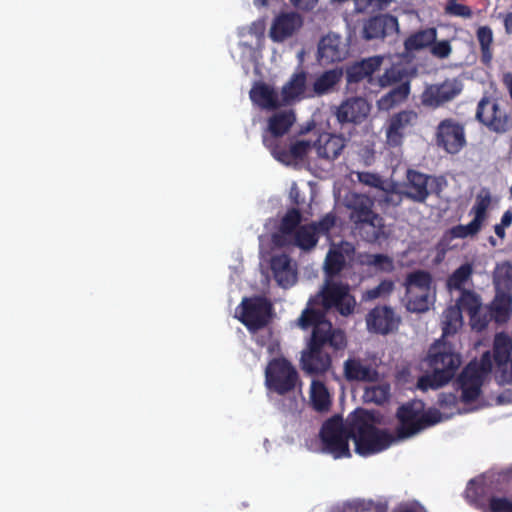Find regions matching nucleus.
Here are the masks:
<instances>
[{
	"mask_svg": "<svg viewBox=\"0 0 512 512\" xmlns=\"http://www.w3.org/2000/svg\"><path fill=\"white\" fill-rule=\"evenodd\" d=\"M350 436L355 443L356 453L361 456L379 453L396 441L388 430L374 426L371 414L363 409L350 415Z\"/></svg>",
	"mask_w": 512,
	"mask_h": 512,
	"instance_id": "1",
	"label": "nucleus"
},
{
	"mask_svg": "<svg viewBox=\"0 0 512 512\" xmlns=\"http://www.w3.org/2000/svg\"><path fill=\"white\" fill-rule=\"evenodd\" d=\"M346 206L350 210L349 220L354 234L368 243L385 238L384 219L373 210L374 201L369 196L354 194Z\"/></svg>",
	"mask_w": 512,
	"mask_h": 512,
	"instance_id": "2",
	"label": "nucleus"
},
{
	"mask_svg": "<svg viewBox=\"0 0 512 512\" xmlns=\"http://www.w3.org/2000/svg\"><path fill=\"white\" fill-rule=\"evenodd\" d=\"M460 364V355L451 351L445 343L434 344L428 354V365L432 373L418 379V388L427 391L444 386L454 377Z\"/></svg>",
	"mask_w": 512,
	"mask_h": 512,
	"instance_id": "3",
	"label": "nucleus"
},
{
	"mask_svg": "<svg viewBox=\"0 0 512 512\" xmlns=\"http://www.w3.org/2000/svg\"><path fill=\"white\" fill-rule=\"evenodd\" d=\"M398 426L396 428V441L408 439L422 430L440 423L448 417L436 408H429L422 411V408H416L414 403H407L400 406L396 413Z\"/></svg>",
	"mask_w": 512,
	"mask_h": 512,
	"instance_id": "4",
	"label": "nucleus"
},
{
	"mask_svg": "<svg viewBox=\"0 0 512 512\" xmlns=\"http://www.w3.org/2000/svg\"><path fill=\"white\" fill-rule=\"evenodd\" d=\"M320 439L323 449L331 454L335 459L349 458L351 452L349 449L350 436V416L346 424H343L342 417L335 415L326 420L320 429Z\"/></svg>",
	"mask_w": 512,
	"mask_h": 512,
	"instance_id": "5",
	"label": "nucleus"
},
{
	"mask_svg": "<svg viewBox=\"0 0 512 512\" xmlns=\"http://www.w3.org/2000/svg\"><path fill=\"white\" fill-rule=\"evenodd\" d=\"M298 384V371L288 359L275 357L268 362L265 369V385L269 391L283 396L293 392Z\"/></svg>",
	"mask_w": 512,
	"mask_h": 512,
	"instance_id": "6",
	"label": "nucleus"
},
{
	"mask_svg": "<svg viewBox=\"0 0 512 512\" xmlns=\"http://www.w3.org/2000/svg\"><path fill=\"white\" fill-rule=\"evenodd\" d=\"M241 307L239 320L251 333L263 329L272 320L273 306L265 297L244 298Z\"/></svg>",
	"mask_w": 512,
	"mask_h": 512,
	"instance_id": "7",
	"label": "nucleus"
},
{
	"mask_svg": "<svg viewBox=\"0 0 512 512\" xmlns=\"http://www.w3.org/2000/svg\"><path fill=\"white\" fill-rule=\"evenodd\" d=\"M398 84L381 98V103L386 107H392L404 101L410 93V82L407 71L400 66H391L376 79V86L385 88Z\"/></svg>",
	"mask_w": 512,
	"mask_h": 512,
	"instance_id": "8",
	"label": "nucleus"
},
{
	"mask_svg": "<svg viewBox=\"0 0 512 512\" xmlns=\"http://www.w3.org/2000/svg\"><path fill=\"white\" fill-rule=\"evenodd\" d=\"M475 117L490 131L498 134L507 132L512 126V120L507 112L500 107L496 99L487 95L478 102Z\"/></svg>",
	"mask_w": 512,
	"mask_h": 512,
	"instance_id": "9",
	"label": "nucleus"
},
{
	"mask_svg": "<svg viewBox=\"0 0 512 512\" xmlns=\"http://www.w3.org/2000/svg\"><path fill=\"white\" fill-rule=\"evenodd\" d=\"M320 305L328 310L334 308L341 315L348 316L353 313L356 300L349 292V285L341 282L327 281L321 291Z\"/></svg>",
	"mask_w": 512,
	"mask_h": 512,
	"instance_id": "10",
	"label": "nucleus"
},
{
	"mask_svg": "<svg viewBox=\"0 0 512 512\" xmlns=\"http://www.w3.org/2000/svg\"><path fill=\"white\" fill-rule=\"evenodd\" d=\"M322 341L314 336L308 340L306 348L301 353V368L309 375L324 374L331 367V356L324 351V346L320 343Z\"/></svg>",
	"mask_w": 512,
	"mask_h": 512,
	"instance_id": "11",
	"label": "nucleus"
},
{
	"mask_svg": "<svg viewBox=\"0 0 512 512\" xmlns=\"http://www.w3.org/2000/svg\"><path fill=\"white\" fill-rule=\"evenodd\" d=\"M436 143L450 154L458 153L466 145L464 125L452 118H446L437 126Z\"/></svg>",
	"mask_w": 512,
	"mask_h": 512,
	"instance_id": "12",
	"label": "nucleus"
},
{
	"mask_svg": "<svg viewBox=\"0 0 512 512\" xmlns=\"http://www.w3.org/2000/svg\"><path fill=\"white\" fill-rule=\"evenodd\" d=\"M463 89L457 79H446L442 83L428 85L421 94V104L428 108H438L455 99Z\"/></svg>",
	"mask_w": 512,
	"mask_h": 512,
	"instance_id": "13",
	"label": "nucleus"
},
{
	"mask_svg": "<svg viewBox=\"0 0 512 512\" xmlns=\"http://www.w3.org/2000/svg\"><path fill=\"white\" fill-rule=\"evenodd\" d=\"M326 315V309L317 300L310 299L296 320V325L304 331L311 329L312 333L309 339H313L316 336L318 340L324 329L327 330L331 327V322L327 319Z\"/></svg>",
	"mask_w": 512,
	"mask_h": 512,
	"instance_id": "14",
	"label": "nucleus"
},
{
	"mask_svg": "<svg viewBox=\"0 0 512 512\" xmlns=\"http://www.w3.org/2000/svg\"><path fill=\"white\" fill-rule=\"evenodd\" d=\"M511 350L512 341L510 337L503 332L497 333L494 339L493 359L497 366L496 379L502 385L512 383Z\"/></svg>",
	"mask_w": 512,
	"mask_h": 512,
	"instance_id": "15",
	"label": "nucleus"
},
{
	"mask_svg": "<svg viewBox=\"0 0 512 512\" xmlns=\"http://www.w3.org/2000/svg\"><path fill=\"white\" fill-rule=\"evenodd\" d=\"M384 57L375 55L363 58L348 65L345 69L347 85L358 84L366 80L370 85H376L373 74L380 70Z\"/></svg>",
	"mask_w": 512,
	"mask_h": 512,
	"instance_id": "16",
	"label": "nucleus"
},
{
	"mask_svg": "<svg viewBox=\"0 0 512 512\" xmlns=\"http://www.w3.org/2000/svg\"><path fill=\"white\" fill-rule=\"evenodd\" d=\"M344 377L349 382L373 383L379 380L375 362L362 358H348L343 364Z\"/></svg>",
	"mask_w": 512,
	"mask_h": 512,
	"instance_id": "17",
	"label": "nucleus"
},
{
	"mask_svg": "<svg viewBox=\"0 0 512 512\" xmlns=\"http://www.w3.org/2000/svg\"><path fill=\"white\" fill-rule=\"evenodd\" d=\"M264 145L277 161L286 165L303 160L311 148V143L306 140H297L287 147L285 143H275L273 139H264Z\"/></svg>",
	"mask_w": 512,
	"mask_h": 512,
	"instance_id": "18",
	"label": "nucleus"
},
{
	"mask_svg": "<svg viewBox=\"0 0 512 512\" xmlns=\"http://www.w3.org/2000/svg\"><path fill=\"white\" fill-rule=\"evenodd\" d=\"M367 328L370 332L387 335L398 329L400 318L388 306H377L366 316Z\"/></svg>",
	"mask_w": 512,
	"mask_h": 512,
	"instance_id": "19",
	"label": "nucleus"
},
{
	"mask_svg": "<svg viewBox=\"0 0 512 512\" xmlns=\"http://www.w3.org/2000/svg\"><path fill=\"white\" fill-rule=\"evenodd\" d=\"M417 118V113L411 110L394 114L389 119V125L386 129L387 145L393 148L401 146L407 130L415 124Z\"/></svg>",
	"mask_w": 512,
	"mask_h": 512,
	"instance_id": "20",
	"label": "nucleus"
},
{
	"mask_svg": "<svg viewBox=\"0 0 512 512\" xmlns=\"http://www.w3.org/2000/svg\"><path fill=\"white\" fill-rule=\"evenodd\" d=\"M485 376L477 371L474 364H467L457 378V384L462 391L461 401L463 403H472L478 399L481 394Z\"/></svg>",
	"mask_w": 512,
	"mask_h": 512,
	"instance_id": "21",
	"label": "nucleus"
},
{
	"mask_svg": "<svg viewBox=\"0 0 512 512\" xmlns=\"http://www.w3.org/2000/svg\"><path fill=\"white\" fill-rule=\"evenodd\" d=\"M454 306H458L461 313L465 311L469 314L474 329L482 331L488 326L489 319H487V315L480 314L481 299L475 292L462 290Z\"/></svg>",
	"mask_w": 512,
	"mask_h": 512,
	"instance_id": "22",
	"label": "nucleus"
},
{
	"mask_svg": "<svg viewBox=\"0 0 512 512\" xmlns=\"http://www.w3.org/2000/svg\"><path fill=\"white\" fill-rule=\"evenodd\" d=\"M398 30V20L390 14L370 17L364 22L362 37L365 40L384 39Z\"/></svg>",
	"mask_w": 512,
	"mask_h": 512,
	"instance_id": "23",
	"label": "nucleus"
},
{
	"mask_svg": "<svg viewBox=\"0 0 512 512\" xmlns=\"http://www.w3.org/2000/svg\"><path fill=\"white\" fill-rule=\"evenodd\" d=\"M429 179L430 175L414 169H408L402 194L414 202L424 203L430 195L428 189Z\"/></svg>",
	"mask_w": 512,
	"mask_h": 512,
	"instance_id": "24",
	"label": "nucleus"
},
{
	"mask_svg": "<svg viewBox=\"0 0 512 512\" xmlns=\"http://www.w3.org/2000/svg\"><path fill=\"white\" fill-rule=\"evenodd\" d=\"M303 24L302 18L295 12L281 13L273 21L269 36L274 42H283L291 37Z\"/></svg>",
	"mask_w": 512,
	"mask_h": 512,
	"instance_id": "25",
	"label": "nucleus"
},
{
	"mask_svg": "<svg viewBox=\"0 0 512 512\" xmlns=\"http://www.w3.org/2000/svg\"><path fill=\"white\" fill-rule=\"evenodd\" d=\"M369 112V106L365 99L354 97L342 102L337 108L336 117L341 123H361Z\"/></svg>",
	"mask_w": 512,
	"mask_h": 512,
	"instance_id": "26",
	"label": "nucleus"
},
{
	"mask_svg": "<svg viewBox=\"0 0 512 512\" xmlns=\"http://www.w3.org/2000/svg\"><path fill=\"white\" fill-rule=\"evenodd\" d=\"M307 72L299 70L293 73L290 79L281 89V101L283 105H291L303 98L306 91Z\"/></svg>",
	"mask_w": 512,
	"mask_h": 512,
	"instance_id": "27",
	"label": "nucleus"
},
{
	"mask_svg": "<svg viewBox=\"0 0 512 512\" xmlns=\"http://www.w3.org/2000/svg\"><path fill=\"white\" fill-rule=\"evenodd\" d=\"M512 312V295L507 291L496 292V295L487 308V312L483 315H487L489 322L494 320L496 323H506L511 316Z\"/></svg>",
	"mask_w": 512,
	"mask_h": 512,
	"instance_id": "28",
	"label": "nucleus"
},
{
	"mask_svg": "<svg viewBox=\"0 0 512 512\" xmlns=\"http://www.w3.org/2000/svg\"><path fill=\"white\" fill-rule=\"evenodd\" d=\"M270 268L281 287L287 288L296 282V273L291 266V258L287 254L273 255L270 260Z\"/></svg>",
	"mask_w": 512,
	"mask_h": 512,
	"instance_id": "29",
	"label": "nucleus"
},
{
	"mask_svg": "<svg viewBox=\"0 0 512 512\" xmlns=\"http://www.w3.org/2000/svg\"><path fill=\"white\" fill-rule=\"evenodd\" d=\"M320 158L333 161L339 157L345 147V138L340 135L324 133L314 143Z\"/></svg>",
	"mask_w": 512,
	"mask_h": 512,
	"instance_id": "30",
	"label": "nucleus"
},
{
	"mask_svg": "<svg viewBox=\"0 0 512 512\" xmlns=\"http://www.w3.org/2000/svg\"><path fill=\"white\" fill-rule=\"evenodd\" d=\"M317 58L326 64L341 61L343 59L341 37L331 33L323 36L318 43Z\"/></svg>",
	"mask_w": 512,
	"mask_h": 512,
	"instance_id": "31",
	"label": "nucleus"
},
{
	"mask_svg": "<svg viewBox=\"0 0 512 512\" xmlns=\"http://www.w3.org/2000/svg\"><path fill=\"white\" fill-rule=\"evenodd\" d=\"M296 118L293 111H281L273 114L268 120V132L269 136H263L264 139H273L275 143H282L281 137L285 135Z\"/></svg>",
	"mask_w": 512,
	"mask_h": 512,
	"instance_id": "32",
	"label": "nucleus"
},
{
	"mask_svg": "<svg viewBox=\"0 0 512 512\" xmlns=\"http://www.w3.org/2000/svg\"><path fill=\"white\" fill-rule=\"evenodd\" d=\"M249 95L251 101L263 109L274 110L283 105L278 93L265 83L255 84Z\"/></svg>",
	"mask_w": 512,
	"mask_h": 512,
	"instance_id": "33",
	"label": "nucleus"
},
{
	"mask_svg": "<svg viewBox=\"0 0 512 512\" xmlns=\"http://www.w3.org/2000/svg\"><path fill=\"white\" fill-rule=\"evenodd\" d=\"M343 78V70L334 68L326 70L316 77L313 83V91L317 96H323L335 90Z\"/></svg>",
	"mask_w": 512,
	"mask_h": 512,
	"instance_id": "34",
	"label": "nucleus"
},
{
	"mask_svg": "<svg viewBox=\"0 0 512 512\" xmlns=\"http://www.w3.org/2000/svg\"><path fill=\"white\" fill-rule=\"evenodd\" d=\"M436 38L437 30L435 28L419 30L406 38L404 47L408 52L418 51L431 46Z\"/></svg>",
	"mask_w": 512,
	"mask_h": 512,
	"instance_id": "35",
	"label": "nucleus"
},
{
	"mask_svg": "<svg viewBox=\"0 0 512 512\" xmlns=\"http://www.w3.org/2000/svg\"><path fill=\"white\" fill-rule=\"evenodd\" d=\"M310 400L312 407L317 412H327L331 407V398L325 384L313 380L310 389Z\"/></svg>",
	"mask_w": 512,
	"mask_h": 512,
	"instance_id": "36",
	"label": "nucleus"
},
{
	"mask_svg": "<svg viewBox=\"0 0 512 512\" xmlns=\"http://www.w3.org/2000/svg\"><path fill=\"white\" fill-rule=\"evenodd\" d=\"M462 313L458 306L447 307L442 314L443 337L454 335L462 326Z\"/></svg>",
	"mask_w": 512,
	"mask_h": 512,
	"instance_id": "37",
	"label": "nucleus"
},
{
	"mask_svg": "<svg viewBox=\"0 0 512 512\" xmlns=\"http://www.w3.org/2000/svg\"><path fill=\"white\" fill-rule=\"evenodd\" d=\"M476 36L480 45L481 62L482 64L489 66L493 58L491 48L493 43L492 29L489 26H481L477 29Z\"/></svg>",
	"mask_w": 512,
	"mask_h": 512,
	"instance_id": "38",
	"label": "nucleus"
},
{
	"mask_svg": "<svg viewBox=\"0 0 512 512\" xmlns=\"http://www.w3.org/2000/svg\"><path fill=\"white\" fill-rule=\"evenodd\" d=\"M346 258L340 249H330L324 262V270L328 278H333L340 274L345 268Z\"/></svg>",
	"mask_w": 512,
	"mask_h": 512,
	"instance_id": "39",
	"label": "nucleus"
},
{
	"mask_svg": "<svg viewBox=\"0 0 512 512\" xmlns=\"http://www.w3.org/2000/svg\"><path fill=\"white\" fill-rule=\"evenodd\" d=\"M312 224L299 227L294 233V243L303 250L314 248L318 242V234Z\"/></svg>",
	"mask_w": 512,
	"mask_h": 512,
	"instance_id": "40",
	"label": "nucleus"
},
{
	"mask_svg": "<svg viewBox=\"0 0 512 512\" xmlns=\"http://www.w3.org/2000/svg\"><path fill=\"white\" fill-rule=\"evenodd\" d=\"M360 262L362 265L373 267L376 271L380 272L389 273L394 270L392 258L385 254L366 253L361 255Z\"/></svg>",
	"mask_w": 512,
	"mask_h": 512,
	"instance_id": "41",
	"label": "nucleus"
},
{
	"mask_svg": "<svg viewBox=\"0 0 512 512\" xmlns=\"http://www.w3.org/2000/svg\"><path fill=\"white\" fill-rule=\"evenodd\" d=\"M473 274V267L470 263H464L458 267L447 279V286L450 290H465L463 285Z\"/></svg>",
	"mask_w": 512,
	"mask_h": 512,
	"instance_id": "42",
	"label": "nucleus"
},
{
	"mask_svg": "<svg viewBox=\"0 0 512 512\" xmlns=\"http://www.w3.org/2000/svg\"><path fill=\"white\" fill-rule=\"evenodd\" d=\"M432 283V277L429 272L424 270H417L407 275L405 285L408 290L412 288L419 289L420 292H429Z\"/></svg>",
	"mask_w": 512,
	"mask_h": 512,
	"instance_id": "43",
	"label": "nucleus"
},
{
	"mask_svg": "<svg viewBox=\"0 0 512 512\" xmlns=\"http://www.w3.org/2000/svg\"><path fill=\"white\" fill-rule=\"evenodd\" d=\"M319 339L323 340L320 342L323 346L328 344L335 350L344 349L347 345L345 333L340 329H334L332 325L329 329H324Z\"/></svg>",
	"mask_w": 512,
	"mask_h": 512,
	"instance_id": "44",
	"label": "nucleus"
},
{
	"mask_svg": "<svg viewBox=\"0 0 512 512\" xmlns=\"http://www.w3.org/2000/svg\"><path fill=\"white\" fill-rule=\"evenodd\" d=\"M491 204V194L488 189H482L476 196L475 203L471 209L474 218L484 223L487 219V210Z\"/></svg>",
	"mask_w": 512,
	"mask_h": 512,
	"instance_id": "45",
	"label": "nucleus"
},
{
	"mask_svg": "<svg viewBox=\"0 0 512 512\" xmlns=\"http://www.w3.org/2000/svg\"><path fill=\"white\" fill-rule=\"evenodd\" d=\"M301 220L302 214L300 210L298 208H290L281 219L279 231L283 235H291L295 233Z\"/></svg>",
	"mask_w": 512,
	"mask_h": 512,
	"instance_id": "46",
	"label": "nucleus"
},
{
	"mask_svg": "<svg viewBox=\"0 0 512 512\" xmlns=\"http://www.w3.org/2000/svg\"><path fill=\"white\" fill-rule=\"evenodd\" d=\"M482 225V222H480L476 218H473L472 221H470L466 225L459 224L453 226L452 228L449 229L448 233L450 235V238L464 239L467 237H474L480 232Z\"/></svg>",
	"mask_w": 512,
	"mask_h": 512,
	"instance_id": "47",
	"label": "nucleus"
},
{
	"mask_svg": "<svg viewBox=\"0 0 512 512\" xmlns=\"http://www.w3.org/2000/svg\"><path fill=\"white\" fill-rule=\"evenodd\" d=\"M394 282L392 280H382L376 287L368 289L363 295L366 301L375 300L389 296L394 290Z\"/></svg>",
	"mask_w": 512,
	"mask_h": 512,
	"instance_id": "48",
	"label": "nucleus"
},
{
	"mask_svg": "<svg viewBox=\"0 0 512 512\" xmlns=\"http://www.w3.org/2000/svg\"><path fill=\"white\" fill-rule=\"evenodd\" d=\"M410 296L407 301V309L411 312H425L429 309V295L428 292H420L414 294L412 290L409 291Z\"/></svg>",
	"mask_w": 512,
	"mask_h": 512,
	"instance_id": "49",
	"label": "nucleus"
},
{
	"mask_svg": "<svg viewBox=\"0 0 512 512\" xmlns=\"http://www.w3.org/2000/svg\"><path fill=\"white\" fill-rule=\"evenodd\" d=\"M482 512H512V500L506 497L492 496L488 505L481 507Z\"/></svg>",
	"mask_w": 512,
	"mask_h": 512,
	"instance_id": "50",
	"label": "nucleus"
},
{
	"mask_svg": "<svg viewBox=\"0 0 512 512\" xmlns=\"http://www.w3.org/2000/svg\"><path fill=\"white\" fill-rule=\"evenodd\" d=\"M391 0H355V9L359 13L377 12L387 8Z\"/></svg>",
	"mask_w": 512,
	"mask_h": 512,
	"instance_id": "51",
	"label": "nucleus"
},
{
	"mask_svg": "<svg viewBox=\"0 0 512 512\" xmlns=\"http://www.w3.org/2000/svg\"><path fill=\"white\" fill-rule=\"evenodd\" d=\"M494 280L497 286H504L505 288H509L512 286V265L508 262H505L501 265H498L495 274Z\"/></svg>",
	"mask_w": 512,
	"mask_h": 512,
	"instance_id": "52",
	"label": "nucleus"
},
{
	"mask_svg": "<svg viewBox=\"0 0 512 512\" xmlns=\"http://www.w3.org/2000/svg\"><path fill=\"white\" fill-rule=\"evenodd\" d=\"M445 12L446 14L463 18H471L473 15V12L469 6L457 3L456 0H449L447 2Z\"/></svg>",
	"mask_w": 512,
	"mask_h": 512,
	"instance_id": "53",
	"label": "nucleus"
},
{
	"mask_svg": "<svg viewBox=\"0 0 512 512\" xmlns=\"http://www.w3.org/2000/svg\"><path fill=\"white\" fill-rule=\"evenodd\" d=\"M317 234H328L336 224V216L333 213H327L318 222L311 223Z\"/></svg>",
	"mask_w": 512,
	"mask_h": 512,
	"instance_id": "54",
	"label": "nucleus"
},
{
	"mask_svg": "<svg viewBox=\"0 0 512 512\" xmlns=\"http://www.w3.org/2000/svg\"><path fill=\"white\" fill-rule=\"evenodd\" d=\"M468 364H474L477 371L486 377L492 370V355L486 351L482 354L480 361L473 360Z\"/></svg>",
	"mask_w": 512,
	"mask_h": 512,
	"instance_id": "55",
	"label": "nucleus"
},
{
	"mask_svg": "<svg viewBox=\"0 0 512 512\" xmlns=\"http://www.w3.org/2000/svg\"><path fill=\"white\" fill-rule=\"evenodd\" d=\"M433 56L439 58V59H445L449 57V55L452 52V47L450 45V42L448 40H442L438 42H434L431 45L430 49Z\"/></svg>",
	"mask_w": 512,
	"mask_h": 512,
	"instance_id": "56",
	"label": "nucleus"
},
{
	"mask_svg": "<svg viewBox=\"0 0 512 512\" xmlns=\"http://www.w3.org/2000/svg\"><path fill=\"white\" fill-rule=\"evenodd\" d=\"M438 406L443 410H453L457 407L458 398L455 393H440L437 399Z\"/></svg>",
	"mask_w": 512,
	"mask_h": 512,
	"instance_id": "57",
	"label": "nucleus"
},
{
	"mask_svg": "<svg viewBox=\"0 0 512 512\" xmlns=\"http://www.w3.org/2000/svg\"><path fill=\"white\" fill-rule=\"evenodd\" d=\"M358 180L362 184H365V185H368V186L374 187V188H378L382 184L381 178L377 174L371 173V172H359Z\"/></svg>",
	"mask_w": 512,
	"mask_h": 512,
	"instance_id": "58",
	"label": "nucleus"
},
{
	"mask_svg": "<svg viewBox=\"0 0 512 512\" xmlns=\"http://www.w3.org/2000/svg\"><path fill=\"white\" fill-rule=\"evenodd\" d=\"M446 185V180L442 176H431L429 179L428 189L430 194H435L439 196L443 191L444 186Z\"/></svg>",
	"mask_w": 512,
	"mask_h": 512,
	"instance_id": "59",
	"label": "nucleus"
},
{
	"mask_svg": "<svg viewBox=\"0 0 512 512\" xmlns=\"http://www.w3.org/2000/svg\"><path fill=\"white\" fill-rule=\"evenodd\" d=\"M289 1L296 9L305 11V12L312 11L318 3V0H289Z\"/></svg>",
	"mask_w": 512,
	"mask_h": 512,
	"instance_id": "60",
	"label": "nucleus"
},
{
	"mask_svg": "<svg viewBox=\"0 0 512 512\" xmlns=\"http://www.w3.org/2000/svg\"><path fill=\"white\" fill-rule=\"evenodd\" d=\"M421 510L422 507L418 503H415L401 506L398 512H421Z\"/></svg>",
	"mask_w": 512,
	"mask_h": 512,
	"instance_id": "61",
	"label": "nucleus"
},
{
	"mask_svg": "<svg viewBox=\"0 0 512 512\" xmlns=\"http://www.w3.org/2000/svg\"><path fill=\"white\" fill-rule=\"evenodd\" d=\"M504 27L507 34H512V12H509L505 15Z\"/></svg>",
	"mask_w": 512,
	"mask_h": 512,
	"instance_id": "62",
	"label": "nucleus"
},
{
	"mask_svg": "<svg viewBox=\"0 0 512 512\" xmlns=\"http://www.w3.org/2000/svg\"><path fill=\"white\" fill-rule=\"evenodd\" d=\"M512 223V212L510 210H507L503 213L501 218V225L505 227H509Z\"/></svg>",
	"mask_w": 512,
	"mask_h": 512,
	"instance_id": "63",
	"label": "nucleus"
},
{
	"mask_svg": "<svg viewBox=\"0 0 512 512\" xmlns=\"http://www.w3.org/2000/svg\"><path fill=\"white\" fill-rule=\"evenodd\" d=\"M504 83L507 86L509 93H510V97L512 99V75L511 74H507L504 77Z\"/></svg>",
	"mask_w": 512,
	"mask_h": 512,
	"instance_id": "64",
	"label": "nucleus"
}]
</instances>
